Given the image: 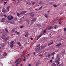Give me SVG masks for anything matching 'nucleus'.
Segmentation results:
<instances>
[{"mask_svg":"<svg viewBox=\"0 0 66 66\" xmlns=\"http://www.w3.org/2000/svg\"><path fill=\"white\" fill-rule=\"evenodd\" d=\"M48 28V27H47L46 28V29H47Z\"/></svg>","mask_w":66,"mask_h":66,"instance_id":"obj_59","label":"nucleus"},{"mask_svg":"<svg viewBox=\"0 0 66 66\" xmlns=\"http://www.w3.org/2000/svg\"><path fill=\"white\" fill-rule=\"evenodd\" d=\"M23 27H24L23 26H21L20 27V28L21 29H22V28H23Z\"/></svg>","mask_w":66,"mask_h":66,"instance_id":"obj_36","label":"nucleus"},{"mask_svg":"<svg viewBox=\"0 0 66 66\" xmlns=\"http://www.w3.org/2000/svg\"><path fill=\"white\" fill-rule=\"evenodd\" d=\"M15 33L16 34H19V32H17V31H15Z\"/></svg>","mask_w":66,"mask_h":66,"instance_id":"obj_28","label":"nucleus"},{"mask_svg":"<svg viewBox=\"0 0 66 66\" xmlns=\"http://www.w3.org/2000/svg\"><path fill=\"white\" fill-rule=\"evenodd\" d=\"M33 54H34L35 55V52H34V53H33Z\"/></svg>","mask_w":66,"mask_h":66,"instance_id":"obj_58","label":"nucleus"},{"mask_svg":"<svg viewBox=\"0 0 66 66\" xmlns=\"http://www.w3.org/2000/svg\"><path fill=\"white\" fill-rule=\"evenodd\" d=\"M33 23V22L31 20V21L29 22V24L30 25H31V24H32Z\"/></svg>","mask_w":66,"mask_h":66,"instance_id":"obj_20","label":"nucleus"},{"mask_svg":"<svg viewBox=\"0 0 66 66\" xmlns=\"http://www.w3.org/2000/svg\"><path fill=\"white\" fill-rule=\"evenodd\" d=\"M46 32V29H45L43 31V34H45Z\"/></svg>","mask_w":66,"mask_h":66,"instance_id":"obj_14","label":"nucleus"},{"mask_svg":"<svg viewBox=\"0 0 66 66\" xmlns=\"http://www.w3.org/2000/svg\"><path fill=\"white\" fill-rule=\"evenodd\" d=\"M39 27H41V25H39Z\"/></svg>","mask_w":66,"mask_h":66,"instance_id":"obj_64","label":"nucleus"},{"mask_svg":"<svg viewBox=\"0 0 66 66\" xmlns=\"http://www.w3.org/2000/svg\"><path fill=\"white\" fill-rule=\"evenodd\" d=\"M61 43H59L56 45V46L57 47H59V46H61Z\"/></svg>","mask_w":66,"mask_h":66,"instance_id":"obj_16","label":"nucleus"},{"mask_svg":"<svg viewBox=\"0 0 66 66\" xmlns=\"http://www.w3.org/2000/svg\"><path fill=\"white\" fill-rule=\"evenodd\" d=\"M17 63V61H16L15 62V63Z\"/></svg>","mask_w":66,"mask_h":66,"instance_id":"obj_61","label":"nucleus"},{"mask_svg":"<svg viewBox=\"0 0 66 66\" xmlns=\"http://www.w3.org/2000/svg\"><path fill=\"white\" fill-rule=\"evenodd\" d=\"M50 54V53L49 54L47 55V57H48V58H49V57H50V55H51Z\"/></svg>","mask_w":66,"mask_h":66,"instance_id":"obj_25","label":"nucleus"},{"mask_svg":"<svg viewBox=\"0 0 66 66\" xmlns=\"http://www.w3.org/2000/svg\"><path fill=\"white\" fill-rule=\"evenodd\" d=\"M13 61L11 60V61L10 62V64H12V63H13Z\"/></svg>","mask_w":66,"mask_h":66,"instance_id":"obj_39","label":"nucleus"},{"mask_svg":"<svg viewBox=\"0 0 66 66\" xmlns=\"http://www.w3.org/2000/svg\"><path fill=\"white\" fill-rule=\"evenodd\" d=\"M38 38H38V37L37 38V39H36V40H38Z\"/></svg>","mask_w":66,"mask_h":66,"instance_id":"obj_57","label":"nucleus"},{"mask_svg":"<svg viewBox=\"0 0 66 66\" xmlns=\"http://www.w3.org/2000/svg\"><path fill=\"white\" fill-rule=\"evenodd\" d=\"M20 2V1L19 0L17 3H19V2Z\"/></svg>","mask_w":66,"mask_h":66,"instance_id":"obj_47","label":"nucleus"},{"mask_svg":"<svg viewBox=\"0 0 66 66\" xmlns=\"http://www.w3.org/2000/svg\"><path fill=\"white\" fill-rule=\"evenodd\" d=\"M10 44L12 45H14V44H15V42L14 41H11L10 42Z\"/></svg>","mask_w":66,"mask_h":66,"instance_id":"obj_12","label":"nucleus"},{"mask_svg":"<svg viewBox=\"0 0 66 66\" xmlns=\"http://www.w3.org/2000/svg\"><path fill=\"white\" fill-rule=\"evenodd\" d=\"M58 28V26L57 25H55L54 26V29H57Z\"/></svg>","mask_w":66,"mask_h":66,"instance_id":"obj_11","label":"nucleus"},{"mask_svg":"<svg viewBox=\"0 0 66 66\" xmlns=\"http://www.w3.org/2000/svg\"><path fill=\"white\" fill-rule=\"evenodd\" d=\"M32 4L33 5H34V4H35V2H33L32 3Z\"/></svg>","mask_w":66,"mask_h":66,"instance_id":"obj_48","label":"nucleus"},{"mask_svg":"<svg viewBox=\"0 0 66 66\" xmlns=\"http://www.w3.org/2000/svg\"><path fill=\"white\" fill-rule=\"evenodd\" d=\"M28 66H31V64H29L28 65Z\"/></svg>","mask_w":66,"mask_h":66,"instance_id":"obj_56","label":"nucleus"},{"mask_svg":"<svg viewBox=\"0 0 66 66\" xmlns=\"http://www.w3.org/2000/svg\"><path fill=\"white\" fill-rule=\"evenodd\" d=\"M57 6H58V5L54 4L53 5V6L55 7H57Z\"/></svg>","mask_w":66,"mask_h":66,"instance_id":"obj_27","label":"nucleus"},{"mask_svg":"<svg viewBox=\"0 0 66 66\" xmlns=\"http://www.w3.org/2000/svg\"><path fill=\"white\" fill-rule=\"evenodd\" d=\"M7 55V53H4V55L5 56H6Z\"/></svg>","mask_w":66,"mask_h":66,"instance_id":"obj_30","label":"nucleus"},{"mask_svg":"<svg viewBox=\"0 0 66 66\" xmlns=\"http://www.w3.org/2000/svg\"><path fill=\"white\" fill-rule=\"evenodd\" d=\"M16 62H17V64H16V65H18V64H20L21 62V59L20 58H19L16 59Z\"/></svg>","mask_w":66,"mask_h":66,"instance_id":"obj_2","label":"nucleus"},{"mask_svg":"<svg viewBox=\"0 0 66 66\" xmlns=\"http://www.w3.org/2000/svg\"><path fill=\"white\" fill-rule=\"evenodd\" d=\"M55 53H56L55 52H53L52 53L50 54H51V55H54V54H55Z\"/></svg>","mask_w":66,"mask_h":66,"instance_id":"obj_21","label":"nucleus"},{"mask_svg":"<svg viewBox=\"0 0 66 66\" xmlns=\"http://www.w3.org/2000/svg\"><path fill=\"white\" fill-rule=\"evenodd\" d=\"M39 4H40V5H42L43 4V2L41 1L39 2Z\"/></svg>","mask_w":66,"mask_h":66,"instance_id":"obj_19","label":"nucleus"},{"mask_svg":"<svg viewBox=\"0 0 66 66\" xmlns=\"http://www.w3.org/2000/svg\"><path fill=\"white\" fill-rule=\"evenodd\" d=\"M50 63H51L52 62V60H50Z\"/></svg>","mask_w":66,"mask_h":66,"instance_id":"obj_53","label":"nucleus"},{"mask_svg":"<svg viewBox=\"0 0 66 66\" xmlns=\"http://www.w3.org/2000/svg\"><path fill=\"white\" fill-rule=\"evenodd\" d=\"M2 12H3V13H6V12H7V10L5 8H3L2 9Z\"/></svg>","mask_w":66,"mask_h":66,"instance_id":"obj_4","label":"nucleus"},{"mask_svg":"<svg viewBox=\"0 0 66 66\" xmlns=\"http://www.w3.org/2000/svg\"><path fill=\"white\" fill-rule=\"evenodd\" d=\"M10 6H8V7H7V10L8 11H10Z\"/></svg>","mask_w":66,"mask_h":66,"instance_id":"obj_17","label":"nucleus"},{"mask_svg":"<svg viewBox=\"0 0 66 66\" xmlns=\"http://www.w3.org/2000/svg\"><path fill=\"white\" fill-rule=\"evenodd\" d=\"M17 15L18 16L20 15V14L18 13L17 14Z\"/></svg>","mask_w":66,"mask_h":66,"instance_id":"obj_43","label":"nucleus"},{"mask_svg":"<svg viewBox=\"0 0 66 66\" xmlns=\"http://www.w3.org/2000/svg\"><path fill=\"white\" fill-rule=\"evenodd\" d=\"M30 21H31V20H28L27 21V23H28V24H30Z\"/></svg>","mask_w":66,"mask_h":66,"instance_id":"obj_10","label":"nucleus"},{"mask_svg":"<svg viewBox=\"0 0 66 66\" xmlns=\"http://www.w3.org/2000/svg\"><path fill=\"white\" fill-rule=\"evenodd\" d=\"M45 46H42L40 47L41 48V49H44V48H45Z\"/></svg>","mask_w":66,"mask_h":66,"instance_id":"obj_22","label":"nucleus"},{"mask_svg":"<svg viewBox=\"0 0 66 66\" xmlns=\"http://www.w3.org/2000/svg\"><path fill=\"white\" fill-rule=\"evenodd\" d=\"M32 20L33 22H34V21H36V18H34L32 19Z\"/></svg>","mask_w":66,"mask_h":66,"instance_id":"obj_15","label":"nucleus"},{"mask_svg":"<svg viewBox=\"0 0 66 66\" xmlns=\"http://www.w3.org/2000/svg\"><path fill=\"white\" fill-rule=\"evenodd\" d=\"M4 30L6 31V32H7V33L9 32V31L7 30V28H5Z\"/></svg>","mask_w":66,"mask_h":66,"instance_id":"obj_23","label":"nucleus"},{"mask_svg":"<svg viewBox=\"0 0 66 66\" xmlns=\"http://www.w3.org/2000/svg\"><path fill=\"white\" fill-rule=\"evenodd\" d=\"M35 11H37V9H35Z\"/></svg>","mask_w":66,"mask_h":66,"instance_id":"obj_62","label":"nucleus"},{"mask_svg":"<svg viewBox=\"0 0 66 66\" xmlns=\"http://www.w3.org/2000/svg\"><path fill=\"white\" fill-rule=\"evenodd\" d=\"M62 22H59V24H62Z\"/></svg>","mask_w":66,"mask_h":66,"instance_id":"obj_52","label":"nucleus"},{"mask_svg":"<svg viewBox=\"0 0 66 66\" xmlns=\"http://www.w3.org/2000/svg\"><path fill=\"white\" fill-rule=\"evenodd\" d=\"M30 39H31V40H33V38H30Z\"/></svg>","mask_w":66,"mask_h":66,"instance_id":"obj_49","label":"nucleus"},{"mask_svg":"<svg viewBox=\"0 0 66 66\" xmlns=\"http://www.w3.org/2000/svg\"><path fill=\"white\" fill-rule=\"evenodd\" d=\"M62 20V19H58V21H61Z\"/></svg>","mask_w":66,"mask_h":66,"instance_id":"obj_35","label":"nucleus"},{"mask_svg":"<svg viewBox=\"0 0 66 66\" xmlns=\"http://www.w3.org/2000/svg\"><path fill=\"white\" fill-rule=\"evenodd\" d=\"M17 44H18L19 46H21V44H20V43L19 42H17Z\"/></svg>","mask_w":66,"mask_h":66,"instance_id":"obj_29","label":"nucleus"},{"mask_svg":"<svg viewBox=\"0 0 66 66\" xmlns=\"http://www.w3.org/2000/svg\"><path fill=\"white\" fill-rule=\"evenodd\" d=\"M26 60V57L24 56V57L23 61H25Z\"/></svg>","mask_w":66,"mask_h":66,"instance_id":"obj_32","label":"nucleus"},{"mask_svg":"<svg viewBox=\"0 0 66 66\" xmlns=\"http://www.w3.org/2000/svg\"><path fill=\"white\" fill-rule=\"evenodd\" d=\"M52 59H54V56H53L52 57Z\"/></svg>","mask_w":66,"mask_h":66,"instance_id":"obj_54","label":"nucleus"},{"mask_svg":"<svg viewBox=\"0 0 66 66\" xmlns=\"http://www.w3.org/2000/svg\"><path fill=\"white\" fill-rule=\"evenodd\" d=\"M5 37V36H2L1 38H2V39H4Z\"/></svg>","mask_w":66,"mask_h":66,"instance_id":"obj_31","label":"nucleus"},{"mask_svg":"<svg viewBox=\"0 0 66 66\" xmlns=\"http://www.w3.org/2000/svg\"><path fill=\"white\" fill-rule=\"evenodd\" d=\"M14 47V45L11 44L10 47L11 48H13Z\"/></svg>","mask_w":66,"mask_h":66,"instance_id":"obj_26","label":"nucleus"},{"mask_svg":"<svg viewBox=\"0 0 66 66\" xmlns=\"http://www.w3.org/2000/svg\"><path fill=\"white\" fill-rule=\"evenodd\" d=\"M36 66H37V64H36Z\"/></svg>","mask_w":66,"mask_h":66,"instance_id":"obj_60","label":"nucleus"},{"mask_svg":"<svg viewBox=\"0 0 66 66\" xmlns=\"http://www.w3.org/2000/svg\"><path fill=\"white\" fill-rule=\"evenodd\" d=\"M4 20H5V18H2V19L1 21V22H4Z\"/></svg>","mask_w":66,"mask_h":66,"instance_id":"obj_9","label":"nucleus"},{"mask_svg":"<svg viewBox=\"0 0 66 66\" xmlns=\"http://www.w3.org/2000/svg\"><path fill=\"white\" fill-rule=\"evenodd\" d=\"M63 29L64 31H66V28H64Z\"/></svg>","mask_w":66,"mask_h":66,"instance_id":"obj_38","label":"nucleus"},{"mask_svg":"<svg viewBox=\"0 0 66 66\" xmlns=\"http://www.w3.org/2000/svg\"><path fill=\"white\" fill-rule=\"evenodd\" d=\"M42 36V35L41 36L40 35H39V36H38V38H39V37H40Z\"/></svg>","mask_w":66,"mask_h":66,"instance_id":"obj_40","label":"nucleus"},{"mask_svg":"<svg viewBox=\"0 0 66 66\" xmlns=\"http://www.w3.org/2000/svg\"><path fill=\"white\" fill-rule=\"evenodd\" d=\"M44 16L46 18H48L49 16H48V14H45L44 15Z\"/></svg>","mask_w":66,"mask_h":66,"instance_id":"obj_13","label":"nucleus"},{"mask_svg":"<svg viewBox=\"0 0 66 66\" xmlns=\"http://www.w3.org/2000/svg\"><path fill=\"white\" fill-rule=\"evenodd\" d=\"M9 39L7 37L6 38V39L5 40V41H6V40H7V39Z\"/></svg>","mask_w":66,"mask_h":66,"instance_id":"obj_45","label":"nucleus"},{"mask_svg":"<svg viewBox=\"0 0 66 66\" xmlns=\"http://www.w3.org/2000/svg\"><path fill=\"white\" fill-rule=\"evenodd\" d=\"M60 59H61V58H59L58 59V60L59 62H60Z\"/></svg>","mask_w":66,"mask_h":66,"instance_id":"obj_44","label":"nucleus"},{"mask_svg":"<svg viewBox=\"0 0 66 66\" xmlns=\"http://www.w3.org/2000/svg\"><path fill=\"white\" fill-rule=\"evenodd\" d=\"M7 3V2H4V5H5Z\"/></svg>","mask_w":66,"mask_h":66,"instance_id":"obj_37","label":"nucleus"},{"mask_svg":"<svg viewBox=\"0 0 66 66\" xmlns=\"http://www.w3.org/2000/svg\"><path fill=\"white\" fill-rule=\"evenodd\" d=\"M29 55V54H28L26 55V56H27V57H28Z\"/></svg>","mask_w":66,"mask_h":66,"instance_id":"obj_41","label":"nucleus"},{"mask_svg":"<svg viewBox=\"0 0 66 66\" xmlns=\"http://www.w3.org/2000/svg\"><path fill=\"white\" fill-rule=\"evenodd\" d=\"M24 35L25 37H27L29 36V33L28 32H26Z\"/></svg>","mask_w":66,"mask_h":66,"instance_id":"obj_6","label":"nucleus"},{"mask_svg":"<svg viewBox=\"0 0 66 66\" xmlns=\"http://www.w3.org/2000/svg\"><path fill=\"white\" fill-rule=\"evenodd\" d=\"M39 6V5H37V6Z\"/></svg>","mask_w":66,"mask_h":66,"instance_id":"obj_63","label":"nucleus"},{"mask_svg":"<svg viewBox=\"0 0 66 66\" xmlns=\"http://www.w3.org/2000/svg\"><path fill=\"white\" fill-rule=\"evenodd\" d=\"M56 65L54 63H53L52 64L51 66H56Z\"/></svg>","mask_w":66,"mask_h":66,"instance_id":"obj_18","label":"nucleus"},{"mask_svg":"<svg viewBox=\"0 0 66 66\" xmlns=\"http://www.w3.org/2000/svg\"><path fill=\"white\" fill-rule=\"evenodd\" d=\"M29 15L30 17H34V14L33 13H29Z\"/></svg>","mask_w":66,"mask_h":66,"instance_id":"obj_7","label":"nucleus"},{"mask_svg":"<svg viewBox=\"0 0 66 66\" xmlns=\"http://www.w3.org/2000/svg\"><path fill=\"white\" fill-rule=\"evenodd\" d=\"M43 7L42 6H41V7H40V8L39 9V10H40V9H42V8H43Z\"/></svg>","mask_w":66,"mask_h":66,"instance_id":"obj_42","label":"nucleus"},{"mask_svg":"<svg viewBox=\"0 0 66 66\" xmlns=\"http://www.w3.org/2000/svg\"><path fill=\"white\" fill-rule=\"evenodd\" d=\"M50 45H52V44H53V42H52L51 43H50Z\"/></svg>","mask_w":66,"mask_h":66,"instance_id":"obj_46","label":"nucleus"},{"mask_svg":"<svg viewBox=\"0 0 66 66\" xmlns=\"http://www.w3.org/2000/svg\"><path fill=\"white\" fill-rule=\"evenodd\" d=\"M59 57H60V55L59 54L57 55L56 59L57 60L55 61V62L57 63L56 65H57L60 64V62H59L58 61V60H57L58 59V58H59Z\"/></svg>","mask_w":66,"mask_h":66,"instance_id":"obj_1","label":"nucleus"},{"mask_svg":"<svg viewBox=\"0 0 66 66\" xmlns=\"http://www.w3.org/2000/svg\"><path fill=\"white\" fill-rule=\"evenodd\" d=\"M25 51H23L21 55V57H22V56H23V54L24 53V52H25Z\"/></svg>","mask_w":66,"mask_h":66,"instance_id":"obj_24","label":"nucleus"},{"mask_svg":"<svg viewBox=\"0 0 66 66\" xmlns=\"http://www.w3.org/2000/svg\"><path fill=\"white\" fill-rule=\"evenodd\" d=\"M40 46V44H39L36 45V47H39Z\"/></svg>","mask_w":66,"mask_h":66,"instance_id":"obj_34","label":"nucleus"},{"mask_svg":"<svg viewBox=\"0 0 66 66\" xmlns=\"http://www.w3.org/2000/svg\"><path fill=\"white\" fill-rule=\"evenodd\" d=\"M27 13V11H22L20 13V14L21 15H22L23 14H26Z\"/></svg>","mask_w":66,"mask_h":66,"instance_id":"obj_5","label":"nucleus"},{"mask_svg":"<svg viewBox=\"0 0 66 66\" xmlns=\"http://www.w3.org/2000/svg\"><path fill=\"white\" fill-rule=\"evenodd\" d=\"M5 45L4 44H3L2 45V47H4Z\"/></svg>","mask_w":66,"mask_h":66,"instance_id":"obj_33","label":"nucleus"},{"mask_svg":"<svg viewBox=\"0 0 66 66\" xmlns=\"http://www.w3.org/2000/svg\"><path fill=\"white\" fill-rule=\"evenodd\" d=\"M47 13L48 14H49V12H50L49 11H47Z\"/></svg>","mask_w":66,"mask_h":66,"instance_id":"obj_51","label":"nucleus"},{"mask_svg":"<svg viewBox=\"0 0 66 66\" xmlns=\"http://www.w3.org/2000/svg\"><path fill=\"white\" fill-rule=\"evenodd\" d=\"M52 29V26H50L48 28V30H51Z\"/></svg>","mask_w":66,"mask_h":66,"instance_id":"obj_8","label":"nucleus"},{"mask_svg":"<svg viewBox=\"0 0 66 66\" xmlns=\"http://www.w3.org/2000/svg\"><path fill=\"white\" fill-rule=\"evenodd\" d=\"M50 45H51L50 44V43L49 44H48V45H47L48 46H50Z\"/></svg>","mask_w":66,"mask_h":66,"instance_id":"obj_50","label":"nucleus"},{"mask_svg":"<svg viewBox=\"0 0 66 66\" xmlns=\"http://www.w3.org/2000/svg\"><path fill=\"white\" fill-rule=\"evenodd\" d=\"M4 16L5 17H7V16L5 15H4Z\"/></svg>","mask_w":66,"mask_h":66,"instance_id":"obj_55","label":"nucleus"},{"mask_svg":"<svg viewBox=\"0 0 66 66\" xmlns=\"http://www.w3.org/2000/svg\"><path fill=\"white\" fill-rule=\"evenodd\" d=\"M13 18V16L11 15H9L7 16V19L9 20H12Z\"/></svg>","mask_w":66,"mask_h":66,"instance_id":"obj_3","label":"nucleus"}]
</instances>
